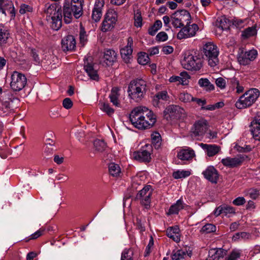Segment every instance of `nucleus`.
Returning a JSON list of instances; mask_svg holds the SVG:
<instances>
[{
  "mask_svg": "<svg viewBox=\"0 0 260 260\" xmlns=\"http://www.w3.org/2000/svg\"><path fill=\"white\" fill-rule=\"evenodd\" d=\"M95 150L99 152H103L107 148L106 143L102 140L96 139L93 143Z\"/></svg>",
  "mask_w": 260,
  "mask_h": 260,
  "instance_id": "c9c22d12",
  "label": "nucleus"
},
{
  "mask_svg": "<svg viewBox=\"0 0 260 260\" xmlns=\"http://www.w3.org/2000/svg\"><path fill=\"white\" fill-rule=\"evenodd\" d=\"M259 96V91L251 88L246 91L236 102L235 106L239 109L246 108L252 106Z\"/></svg>",
  "mask_w": 260,
  "mask_h": 260,
  "instance_id": "20e7f679",
  "label": "nucleus"
},
{
  "mask_svg": "<svg viewBox=\"0 0 260 260\" xmlns=\"http://www.w3.org/2000/svg\"><path fill=\"white\" fill-rule=\"evenodd\" d=\"M117 54L115 50L111 49H105L104 53V62L107 66H111L116 62Z\"/></svg>",
  "mask_w": 260,
  "mask_h": 260,
  "instance_id": "a211bd4d",
  "label": "nucleus"
},
{
  "mask_svg": "<svg viewBox=\"0 0 260 260\" xmlns=\"http://www.w3.org/2000/svg\"><path fill=\"white\" fill-rule=\"evenodd\" d=\"M160 100L167 101L169 100V96L166 90H163L157 92L154 97V101H158Z\"/></svg>",
  "mask_w": 260,
  "mask_h": 260,
  "instance_id": "3c124183",
  "label": "nucleus"
},
{
  "mask_svg": "<svg viewBox=\"0 0 260 260\" xmlns=\"http://www.w3.org/2000/svg\"><path fill=\"white\" fill-rule=\"evenodd\" d=\"M104 6L103 0H97L92 10V18L95 22L99 21L102 15V9Z\"/></svg>",
  "mask_w": 260,
  "mask_h": 260,
  "instance_id": "aec40b11",
  "label": "nucleus"
},
{
  "mask_svg": "<svg viewBox=\"0 0 260 260\" xmlns=\"http://www.w3.org/2000/svg\"><path fill=\"white\" fill-rule=\"evenodd\" d=\"M119 88L117 87H114L112 88L109 95L111 103L117 107H120V102L119 100L120 96Z\"/></svg>",
  "mask_w": 260,
  "mask_h": 260,
  "instance_id": "5701e85b",
  "label": "nucleus"
},
{
  "mask_svg": "<svg viewBox=\"0 0 260 260\" xmlns=\"http://www.w3.org/2000/svg\"><path fill=\"white\" fill-rule=\"evenodd\" d=\"M162 26V22L159 20H157L155 21L153 25L150 27L148 29V33L151 36H154L156 32Z\"/></svg>",
  "mask_w": 260,
  "mask_h": 260,
  "instance_id": "ea45409f",
  "label": "nucleus"
},
{
  "mask_svg": "<svg viewBox=\"0 0 260 260\" xmlns=\"http://www.w3.org/2000/svg\"><path fill=\"white\" fill-rule=\"evenodd\" d=\"M117 14L115 11H108L105 16V18L114 25L117 21Z\"/></svg>",
  "mask_w": 260,
  "mask_h": 260,
  "instance_id": "37998d69",
  "label": "nucleus"
},
{
  "mask_svg": "<svg viewBox=\"0 0 260 260\" xmlns=\"http://www.w3.org/2000/svg\"><path fill=\"white\" fill-rule=\"evenodd\" d=\"M32 8L26 4H22L20 6L19 10V13L21 14H25L26 12H32Z\"/></svg>",
  "mask_w": 260,
  "mask_h": 260,
  "instance_id": "338daca9",
  "label": "nucleus"
},
{
  "mask_svg": "<svg viewBox=\"0 0 260 260\" xmlns=\"http://www.w3.org/2000/svg\"><path fill=\"white\" fill-rule=\"evenodd\" d=\"M203 53L210 67H214L219 62V50L213 43L208 42L204 44Z\"/></svg>",
  "mask_w": 260,
  "mask_h": 260,
  "instance_id": "39448f33",
  "label": "nucleus"
},
{
  "mask_svg": "<svg viewBox=\"0 0 260 260\" xmlns=\"http://www.w3.org/2000/svg\"><path fill=\"white\" fill-rule=\"evenodd\" d=\"M179 98L180 101L184 103L189 102L193 100V97L191 95L188 93H180Z\"/></svg>",
  "mask_w": 260,
  "mask_h": 260,
  "instance_id": "bf43d9fd",
  "label": "nucleus"
},
{
  "mask_svg": "<svg viewBox=\"0 0 260 260\" xmlns=\"http://www.w3.org/2000/svg\"><path fill=\"white\" fill-rule=\"evenodd\" d=\"M179 232L180 230L178 226H171L167 229L166 235L175 242H178L180 241Z\"/></svg>",
  "mask_w": 260,
  "mask_h": 260,
  "instance_id": "393cba45",
  "label": "nucleus"
},
{
  "mask_svg": "<svg viewBox=\"0 0 260 260\" xmlns=\"http://www.w3.org/2000/svg\"><path fill=\"white\" fill-rule=\"evenodd\" d=\"M133 39L131 37L127 39V45L120 50L121 57L125 63H128L132 56Z\"/></svg>",
  "mask_w": 260,
  "mask_h": 260,
  "instance_id": "f3484780",
  "label": "nucleus"
},
{
  "mask_svg": "<svg viewBox=\"0 0 260 260\" xmlns=\"http://www.w3.org/2000/svg\"><path fill=\"white\" fill-rule=\"evenodd\" d=\"M216 230V227L214 224L211 223H207L202 227L200 232L202 233L209 234L215 232Z\"/></svg>",
  "mask_w": 260,
  "mask_h": 260,
  "instance_id": "8fccbe9b",
  "label": "nucleus"
},
{
  "mask_svg": "<svg viewBox=\"0 0 260 260\" xmlns=\"http://www.w3.org/2000/svg\"><path fill=\"white\" fill-rule=\"evenodd\" d=\"M182 65L187 70L197 71L202 67L203 60L199 54L192 51L185 53Z\"/></svg>",
  "mask_w": 260,
  "mask_h": 260,
  "instance_id": "7ed1b4c3",
  "label": "nucleus"
},
{
  "mask_svg": "<svg viewBox=\"0 0 260 260\" xmlns=\"http://www.w3.org/2000/svg\"><path fill=\"white\" fill-rule=\"evenodd\" d=\"M5 101L0 100V115L5 116L10 113L12 109L10 106V102L14 100H18V99L13 96L11 93L7 94V97Z\"/></svg>",
  "mask_w": 260,
  "mask_h": 260,
  "instance_id": "f8f14e48",
  "label": "nucleus"
},
{
  "mask_svg": "<svg viewBox=\"0 0 260 260\" xmlns=\"http://www.w3.org/2000/svg\"><path fill=\"white\" fill-rule=\"evenodd\" d=\"M180 76L181 77L173 76L170 78L169 81L170 82H178L183 85L185 84L186 79L189 78V75L186 72H183L180 73Z\"/></svg>",
  "mask_w": 260,
  "mask_h": 260,
  "instance_id": "2f4dec72",
  "label": "nucleus"
},
{
  "mask_svg": "<svg viewBox=\"0 0 260 260\" xmlns=\"http://www.w3.org/2000/svg\"><path fill=\"white\" fill-rule=\"evenodd\" d=\"M193 133L196 136H203L208 129V123L206 120L202 118L195 122L193 124Z\"/></svg>",
  "mask_w": 260,
  "mask_h": 260,
  "instance_id": "4468645a",
  "label": "nucleus"
},
{
  "mask_svg": "<svg viewBox=\"0 0 260 260\" xmlns=\"http://www.w3.org/2000/svg\"><path fill=\"white\" fill-rule=\"evenodd\" d=\"M152 152L151 144H146L140 150L135 151L133 156L134 159L140 162H149L151 161V154Z\"/></svg>",
  "mask_w": 260,
  "mask_h": 260,
  "instance_id": "6e6552de",
  "label": "nucleus"
},
{
  "mask_svg": "<svg viewBox=\"0 0 260 260\" xmlns=\"http://www.w3.org/2000/svg\"><path fill=\"white\" fill-rule=\"evenodd\" d=\"M241 253L239 250H233L229 256L226 258V260H237L240 257Z\"/></svg>",
  "mask_w": 260,
  "mask_h": 260,
  "instance_id": "052dcab7",
  "label": "nucleus"
},
{
  "mask_svg": "<svg viewBox=\"0 0 260 260\" xmlns=\"http://www.w3.org/2000/svg\"><path fill=\"white\" fill-rule=\"evenodd\" d=\"M164 117L167 121L183 119L186 117L185 110L179 106H168L163 112Z\"/></svg>",
  "mask_w": 260,
  "mask_h": 260,
  "instance_id": "423d86ee",
  "label": "nucleus"
},
{
  "mask_svg": "<svg viewBox=\"0 0 260 260\" xmlns=\"http://www.w3.org/2000/svg\"><path fill=\"white\" fill-rule=\"evenodd\" d=\"M198 84L201 87L206 88V90L211 91L214 89V86L207 78H201L198 81Z\"/></svg>",
  "mask_w": 260,
  "mask_h": 260,
  "instance_id": "58836bf2",
  "label": "nucleus"
},
{
  "mask_svg": "<svg viewBox=\"0 0 260 260\" xmlns=\"http://www.w3.org/2000/svg\"><path fill=\"white\" fill-rule=\"evenodd\" d=\"M228 82L230 85V88L234 90L235 89V87L237 86L240 81L237 78L234 77L232 78H228Z\"/></svg>",
  "mask_w": 260,
  "mask_h": 260,
  "instance_id": "13d9d810",
  "label": "nucleus"
},
{
  "mask_svg": "<svg viewBox=\"0 0 260 260\" xmlns=\"http://www.w3.org/2000/svg\"><path fill=\"white\" fill-rule=\"evenodd\" d=\"M250 237L249 233L247 232H238L236 233L232 237L233 241H237L239 240L247 239Z\"/></svg>",
  "mask_w": 260,
  "mask_h": 260,
  "instance_id": "de8ad7c7",
  "label": "nucleus"
},
{
  "mask_svg": "<svg viewBox=\"0 0 260 260\" xmlns=\"http://www.w3.org/2000/svg\"><path fill=\"white\" fill-rule=\"evenodd\" d=\"M152 195V191H150L149 193L147 194V196H145L143 198H142L141 199H139L141 200V203L142 205L145 206L146 208H148L150 206V204L151 202V196Z\"/></svg>",
  "mask_w": 260,
  "mask_h": 260,
  "instance_id": "6e6d98bb",
  "label": "nucleus"
},
{
  "mask_svg": "<svg viewBox=\"0 0 260 260\" xmlns=\"http://www.w3.org/2000/svg\"><path fill=\"white\" fill-rule=\"evenodd\" d=\"M73 16V15L71 13L69 6L64 5L63 7V17L64 22L67 24L70 23L72 21Z\"/></svg>",
  "mask_w": 260,
  "mask_h": 260,
  "instance_id": "a19ab883",
  "label": "nucleus"
},
{
  "mask_svg": "<svg viewBox=\"0 0 260 260\" xmlns=\"http://www.w3.org/2000/svg\"><path fill=\"white\" fill-rule=\"evenodd\" d=\"M100 109L109 116H111L114 113V109L110 107L109 103H102Z\"/></svg>",
  "mask_w": 260,
  "mask_h": 260,
  "instance_id": "49530a36",
  "label": "nucleus"
},
{
  "mask_svg": "<svg viewBox=\"0 0 260 260\" xmlns=\"http://www.w3.org/2000/svg\"><path fill=\"white\" fill-rule=\"evenodd\" d=\"M9 38V33L4 28L3 26H0V43L6 44Z\"/></svg>",
  "mask_w": 260,
  "mask_h": 260,
  "instance_id": "79ce46f5",
  "label": "nucleus"
},
{
  "mask_svg": "<svg viewBox=\"0 0 260 260\" xmlns=\"http://www.w3.org/2000/svg\"><path fill=\"white\" fill-rule=\"evenodd\" d=\"M192 254L191 251H188L186 249H181L173 251L171 257L172 260H181L185 258L187 255L190 257Z\"/></svg>",
  "mask_w": 260,
  "mask_h": 260,
  "instance_id": "a878e982",
  "label": "nucleus"
},
{
  "mask_svg": "<svg viewBox=\"0 0 260 260\" xmlns=\"http://www.w3.org/2000/svg\"><path fill=\"white\" fill-rule=\"evenodd\" d=\"M127 92L129 98L136 102H141L146 92V82L142 79H136L131 81Z\"/></svg>",
  "mask_w": 260,
  "mask_h": 260,
  "instance_id": "f03ea898",
  "label": "nucleus"
},
{
  "mask_svg": "<svg viewBox=\"0 0 260 260\" xmlns=\"http://www.w3.org/2000/svg\"><path fill=\"white\" fill-rule=\"evenodd\" d=\"M73 102L71 99L67 98H65L62 102V106L66 109H70L73 106Z\"/></svg>",
  "mask_w": 260,
  "mask_h": 260,
  "instance_id": "774afa93",
  "label": "nucleus"
},
{
  "mask_svg": "<svg viewBox=\"0 0 260 260\" xmlns=\"http://www.w3.org/2000/svg\"><path fill=\"white\" fill-rule=\"evenodd\" d=\"M251 133L255 140L260 141V119H255L251 122Z\"/></svg>",
  "mask_w": 260,
  "mask_h": 260,
  "instance_id": "c85d7f7f",
  "label": "nucleus"
},
{
  "mask_svg": "<svg viewBox=\"0 0 260 260\" xmlns=\"http://www.w3.org/2000/svg\"><path fill=\"white\" fill-rule=\"evenodd\" d=\"M57 15L55 18L50 19L52 20L51 27L55 30H58L62 25V14Z\"/></svg>",
  "mask_w": 260,
  "mask_h": 260,
  "instance_id": "72a5a7b5",
  "label": "nucleus"
},
{
  "mask_svg": "<svg viewBox=\"0 0 260 260\" xmlns=\"http://www.w3.org/2000/svg\"><path fill=\"white\" fill-rule=\"evenodd\" d=\"M13 5L12 2L10 0H0V11L6 16V10L11 9Z\"/></svg>",
  "mask_w": 260,
  "mask_h": 260,
  "instance_id": "f704fd0d",
  "label": "nucleus"
},
{
  "mask_svg": "<svg viewBox=\"0 0 260 260\" xmlns=\"http://www.w3.org/2000/svg\"><path fill=\"white\" fill-rule=\"evenodd\" d=\"M114 25L111 24V23L109 22L108 20H106L105 18H104V20L102 23V30L103 32H106L111 30L114 27Z\"/></svg>",
  "mask_w": 260,
  "mask_h": 260,
  "instance_id": "4d7b16f0",
  "label": "nucleus"
},
{
  "mask_svg": "<svg viewBox=\"0 0 260 260\" xmlns=\"http://www.w3.org/2000/svg\"><path fill=\"white\" fill-rule=\"evenodd\" d=\"M129 119L132 124L140 129L150 128L156 121V116L153 112L143 106L135 108L131 111Z\"/></svg>",
  "mask_w": 260,
  "mask_h": 260,
  "instance_id": "f257e3e1",
  "label": "nucleus"
},
{
  "mask_svg": "<svg viewBox=\"0 0 260 260\" xmlns=\"http://www.w3.org/2000/svg\"><path fill=\"white\" fill-rule=\"evenodd\" d=\"M215 84L220 89H224L226 87V83L225 79L222 77H219L216 79Z\"/></svg>",
  "mask_w": 260,
  "mask_h": 260,
  "instance_id": "0e129e2a",
  "label": "nucleus"
},
{
  "mask_svg": "<svg viewBox=\"0 0 260 260\" xmlns=\"http://www.w3.org/2000/svg\"><path fill=\"white\" fill-rule=\"evenodd\" d=\"M152 144L156 149H158L161 145V136L157 132L154 133L151 135Z\"/></svg>",
  "mask_w": 260,
  "mask_h": 260,
  "instance_id": "4c0bfd02",
  "label": "nucleus"
},
{
  "mask_svg": "<svg viewBox=\"0 0 260 260\" xmlns=\"http://www.w3.org/2000/svg\"><path fill=\"white\" fill-rule=\"evenodd\" d=\"M134 25L137 27H141L142 25V17L141 12L137 10L134 15Z\"/></svg>",
  "mask_w": 260,
  "mask_h": 260,
  "instance_id": "5fc2aeb1",
  "label": "nucleus"
},
{
  "mask_svg": "<svg viewBox=\"0 0 260 260\" xmlns=\"http://www.w3.org/2000/svg\"><path fill=\"white\" fill-rule=\"evenodd\" d=\"M257 34L256 26L248 27L242 31L241 37L243 39H248Z\"/></svg>",
  "mask_w": 260,
  "mask_h": 260,
  "instance_id": "7c9ffc66",
  "label": "nucleus"
},
{
  "mask_svg": "<svg viewBox=\"0 0 260 260\" xmlns=\"http://www.w3.org/2000/svg\"><path fill=\"white\" fill-rule=\"evenodd\" d=\"M133 250L131 248L125 249L121 254V260H133Z\"/></svg>",
  "mask_w": 260,
  "mask_h": 260,
  "instance_id": "c03bdc74",
  "label": "nucleus"
},
{
  "mask_svg": "<svg viewBox=\"0 0 260 260\" xmlns=\"http://www.w3.org/2000/svg\"><path fill=\"white\" fill-rule=\"evenodd\" d=\"M76 40L72 35H68L64 37L61 42V49L63 52L72 51L76 48Z\"/></svg>",
  "mask_w": 260,
  "mask_h": 260,
  "instance_id": "dca6fc26",
  "label": "nucleus"
},
{
  "mask_svg": "<svg viewBox=\"0 0 260 260\" xmlns=\"http://www.w3.org/2000/svg\"><path fill=\"white\" fill-rule=\"evenodd\" d=\"M83 0H72L70 4H66L69 6L71 13L76 19H78L83 14Z\"/></svg>",
  "mask_w": 260,
  "mask_h": 260,
  "instance_id": "9b49d317",
  "label": "nucleus"
},
{
  "mask_svg": "<svg viewBox=\"0 0 260 260\" xmlns=\"http://www.w3.org/2000/svg\"><path fill=\"white\" fill-rule=\"evenodd\" d=\"M200 146L206 151L207 154L209 157L216 155L220 150V147L215 145L201 143Z\"/></svg>",
  "mask_w": 260,
  "mask_h": 260,
  "instance_id": "bb28decb",
  "label": "nucleus"
},
{
  "mask_svg": "<svg viewBox=\"0 0 260 260\" xmlns=\"http://www.w3.org/2000/svg\"><path fill=\"white\" fill-rule=\"evenodd\" d=\"M260 195L259 189L251 188L249 189L247 192L246 196L253 200H256Z\"/></svg>",
  "mask_w": 260,
  "mask_h": 260,
  "instance_id": "603ef678",
  "label": "nucleus"
},
{
  "mask_svg": "<svg viewBox=\"0 0 260 260\" xmlns=\"http://www.w3.org/2000/svg\"><path fill=\"white\" fill-rule=\"evenodd\" d=\"M26 83L27 79L24 74L15 71L11 75L10 86L14 91H20L25 86Z\"/></svg>",
  "mask_w": 260,
  "mask_h": 260,
  "instance_id": "0eeeda50",
  "label": "nucleus"
},
{
  "mask_svg": "<svg viewBox=\"0 0 260 260\" xmlns=\"http://www.w3.org/2000/svg\"><path fill=\"white\" fill-rule=\"evenodd\" d=\"M151 188L150 185H146L145 187H143L142 189L140 190L139 192L137 193L136 197V200L141 199L145 196H147L148 194L150 191V189Z\"/></svg>",
  "mask_w": 260,
  "mask_h": 260,
  "instance_id": "864d4df0",
  "label": "nucleus"
},
{
  "mask_svg": "<svg viewBox=\"0 0 260 260\" xmlns=\"http://www.w3.org/2000/svg\"><path fill=\"white\" fill-rule=\"evenodd\" d=\"M180 16L178 13L175 12L171 16L172 24L175 28H181L183 26L182 22L180 21Z\"/></svg>",
  "mask_w": 260,
  "mask_h": 260,
  "instance_id": "e433bc0d",
  "label": "nucleus"
},
{
  "mask_svg": "<svg viewBox=\"0 0 260 260\" xmlns=\"http://www.w3.org/2000/svg\"><path fill=\"white\" fill-rule=\"evenodd\" d=\"M194 156H195L194 150L189 147L180 150L177 154V157L182 160H189Z\"/></svg>",
  "mask_w": 260,
  "mask_h": 260,
  "instance_id": "412c9836",
  "label": "nucleus"
},
{
  "mask_svg": "<svg viewBox=\"0 0 260 260\" xmlns=\"http://www.w3.org/2000/svg\"><path fill=\"white\" fill-rule=\"evenodd\" d=\"M202 174L205 179L212 183H217L219 179L218 171L212 166H208Z\"/></svg>",
  "mask_w": 260,
  "mask_h": 260,
  "instance_id": "2eb2a0df",
  "label": "nucleus"
},
{
  "mask_svg": "<svg viewBox=\"0 0 260 260\" xmlns=\"http://www.w3.org/2000/svg\"><path fill=\"white\" fill-rule=\"evenodd\" d=\"M235 148L239 152H248L252 150L250 145H245L244 147H241L236 145Z\"/></svg>",
  "mask_w": 260,
  "mask_h": 260,
  "instance_id": "69168bd1",
  "label": "nucleus"
},
{
  "mask_svg": "<svg viewBox=\"0 0 260 260\" xmlns=\"http://www.w3.org/2000/svg\"><path fill=\"white\" fill-rule=\"evenodd\" d=\"M185 204L183 201L180 199L177 201L176 203L171 205L169 209L168 212L167 213L168 215L172 214H178L180 210L184 208Z\"/></svg>",
  "mask_w": 260,
  "mask_h": 260,
  "instance_id": "cd10ccee",
  "label": "nucleus"
},
{
  "mask_svg": "<svg viewBox=\"0 0 260 260\" xmlns=\"http://www.w3.org/2000/svg\"><path fill=\"white\" fill-rule=\"evenodd\" d=\"M84 69L91 79L98 81L99 79V75L97 70L94 68V65L92 63L85 62Z\"/></svg>",
  "mask_w": 260,
  "mask_h": 260,
  "instance_id": "b1692460",
  "label": "nucleus"
},
{
  "mask_svg": "<svg viewBox=\"0 0 260 260\" xmlns=\"http://www.w3.org/2000/svg\"><path fill=\"white\" fill-rule=\"evenodd\" d=\"M257 56V52L255 49L248 51L242 52L238 56V61L241 65L246 66L249 64Z\"/></svg>",
  "mask_w": 260,
  "mask_h": 260,
  "instance_id": "9d476101",
  "label": "nucleus"
},
{
  "mask_svg": "<svg viewBox=\"0 0 260 260\" xmlns=\"http://www.w3.org/2000/svg\"><path fill=\"white\" fill-rule=\"evenodd\" d=\"M222 210L223 213L225 214V215H228V214H235V209L234 207L230 206H228L226 205H222Z\"/></svg>",
  "mask_w": 260,
  "mask_h": 260,
  "instance_id": "e2e57ef3",
  "label": "nucleus"
},
{
  "mask_svg": "<svg viewBox=\"0 0 260 260\" xmlns=\"http://www.w3.org/2000/svg\"><path fill=\"white\" fill-rule=\"evenodd\" d=\"M45 231V229L41 228L38 231L32 234L30 236V238L28 239H25V241L28 242L30 240H35L42 236Z\"/></svg>",
  "mask_w": 260,
  "mask_h": 260,
  "instance_id": "680f3d73",
  "label": "nucleus"
},
{
  "mask_svg": "<svg viewBox=\"0 0 260 260\" xmlns=\"http://www.w3.org/2000/svg\"><path fill=\"white\" fill-rule=\"evenodd\" d=\"M46 14L48 20L55 18L57 14H62L61 8L56 4L50 5L46 10Z\"/></svg>",
  "mask_w": 260,
  "mask_h": 260,
  "instance_id": "4be33fe9",
  "label": "nucleus"
},
{
  "mask_svg": "<svg viewBox=\"0 0 260 260\" xmlns=\"http://www.w3.org/2000/svg\"><path fill=\"white\" fill-rule=\"evenodd\" d=\"M176 13H178L180 16L179 17L180 21L182 22L184 26L185 23L186 25H188L190 23L191 16L189 13L185 10H178Z\"/></svg>",
  "mask_w": 260,
  "mask_h": 260,
  "instance_id": "c756f323",
  "label": "nucleus"
},
{
  "mask_svg": "<svg viewBox=\"0 0 260 260\" xmlns=\"http://www.w3.org/2000/svg\"><path fill=\"white\" fill-rule=\"evenodd\" d=\"M247 157V156L246 155L240 154L235 157H227L223 158L221 159V162L224 166L234 168L241 166Z\"/></svg>",
  "mask_w": 260,
  "mask_h": 260,
  "instance_id": "1a4fd4ad",
  "label": "nucleus"
},
{
  "mask_svg": "<svg viewBox=\"0 0 260 260\" xmlns=\"http://www.w3.org/2000/svg\"><path fill=\"white\" fill-rule=\"evenodd\" d=\"M149 61V58L147 53L145 52H140L138 53V62L139 64L145 65Z\"/></svg>",
  "mask_w": 260,
  "mask_h": 260,
  "instance_id": "a18cd8bd",
  "label": "nucleus"
},
{
  "mask_svg": "<svg viewBox=\"0 0 260 260\" xmlns=\"http://www.w3.org/2000/svg\"><path fill=\"white\" fill-rule=\"evenodd\" d=\"M190 175L189 171H177L173 173L172 176L176 179L185 178Z\"/></svg>",
  "mask_w": 260,
  "mask_h": 260,
  "instance_id": "09e8293b",
  "label": "nucleus"
},
{
  "mask_svg": "<svg viewBox=\"0 0 260 260\" xmlns=\"http://www.w3.org/2000/svg\"><path fill=\"white\" fill-rule=\"evenodd\" d=\"M226 251L222 248H212L208 252V257L205 260H219L226 254Z\"/></svg>",
  "mask_w": 260,
  "mask_h": 260,
  "instance_id": "6ab92c4d",
  "label": "nucleus"
},
{
  "mask_svg": "<svg viewBox=\"0 0 260 260\" xmlns=\"http://www.w3.org/2000/svg\"><path fill=\"white\" fill-rule=\"evenodd\" d=\"M199 28L196 24H188L182 27L177 35L178 39L181 40L194 36Z\"/></svg>",
  "mask_w": 260,
  "mask_h": 260,
  "instance_id": "ddd939ff",
  "label": "nucleus"
},
{
  "mask_svg": "<svg viewBox=\"0 0 260 260\" xmlns=\"http://www.w3.org/2000/svg\"><path fill=\"white\" fill-rule=\"evenodd\" d=\"M109 172L113 177H117L121 174V169L119 166L115 163H110L109 165Z\"/></svg>",
  "mask_w": 260,
  "mask_h": 260,
  "instance_id": "473e14b6",
  "label": "nucleus"
}]
</instances>
